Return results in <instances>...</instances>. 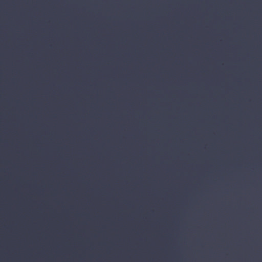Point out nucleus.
<instances>
[{
  "label": "nucleus",
  "mask_w": 262,
  "mask_h": 262,
  "mask_svg": "<svg viewBox=\"0 0 262 262\" xmlns=\"http://www.w3.org/2000/svg\"><path fill=\"white\" fill-rule=\"evenodd\" d=\"M97 210V209H96ZM17 213H21L20 211H19V208L18 207H17V212H16ZM93 213H99L98 211H97V210H96L95 212H94Z\"/></svg>",
  "instance_id": "3"
},
{
  "label": "nucleus",
  "mask_w": 262,
  "mask_h": 262,
  "mask_svg": "<svg viewBox=\"0 0 262 262\" xmlns=\"http://www.w3.org/2000/svg\"><path fill=\"white\" fill-rule=\"evenodd\" d=\"M85 196H86V195H85V194H84V195H83L82 198H85Z\"/></svg>",
  "instance_id": "5"
},
{
  "label": "nucleus",
  "mask_w": 262,
  "mask_h": 262,
  "mask_svg": "<svg viewBox=\"0 0 262 262\" xmlns=\"http://www.w3.org/2000/svg\"><path fill=\"white\" fill-rule=\"evenodd\" d=\"M95 201H96V203H97V199H98V194H97V188H96V190H95Z\"/></svg>",
  "instance_id": "2"
},
{
  "label": "nucleus",
  "mask_w": 262,
  "mask_h": 262,
  "mask_svg": "<svg viewBox=\"0 0 262 262\" xmlns=\"http://www.w3.org/2000/svg\"><path fill=\"white\" fill-rule=\"evenodd\" d=\"M17 215V219L19 217L20 215H22L23 214H16ZM93 215H94L95 217L97 219L98 216V213L97 214H92Z\"/></svg>",
  "instance_id": "1"
},
{
  "label": "nucleus",
  "mask_w": 262,
  "mask_h": 262,
  "mask_svg": "<svg viewBox=\"0 0 262 262\" xmlns=\"http://www.w3.org/2000/svg\"><path fill=\"white\" fill-rule=\"evenodd\" d=\"M97 237V225L96 226V238Z\"/></svg>",
  "instance_id": "4"
}]
</instances>
